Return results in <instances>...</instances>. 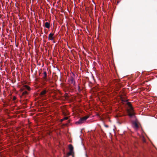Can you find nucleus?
Instances as JSON below:
<instances>
[{"label":"nucleus","mask_w":157,"mask_h":157,"mask_svg":"<svg viewBox=\"0 0 157 157\" xmlns=\"http://www.w3.org/2000/svg\"><path fill=\"white\" fill-rule=\"evenodd\" d=\"M69 82L71 84H73V85H75V82L74 80V78L71 77L69 80Z\"/></svg>","instance_id":"39448f33"},{"label":"nucleus","mask_w":157,"mask_h":157,"mask_svg":"<svg viewBox=\"0 0 157 157\" xmlns=\"http://www.w3.org/2000/svg\"><path fill=\"white\" fill-rule=\"evenodd\" d=\"M72 157H75L74 154H72Z\"/></svg>","instance_id":"f3484780"},{"label":"nucleus","mask_w":157,"mask_h":157,"mask_svg":"<svg viewBox=\"0 0 157 157\" xmlns=\"http://www.w3.org/2000/svg\"><path fill=\"white\" fill-rule=\"evenodd\" d=\"M72 154H74V152L69 151L68 153H67L66 157H68L69 156L72 155Z\"/></svg>","instance_id":"f8f14e48"},{"label":"nucleus","mask_w":157,"mask_h":157,"mask_svg":"<svg viewBox=\"0 0 157 157\" xmlns=\"http://www.w3.org/2000/svg\"><path fill=\"white\" fill-rule=\"evenodd\" d=\"M68 148L70 151L72 152H74V147L71 144H70L68 146Z\"/></svg>","instance_id":"0eeeda50"},{"label":"nucleus","mask_w":157,"mask_h":157,"mask_svg":"<svg viewBox=\"0 0 157 157\" xmlns=\"http://www.w3.org/2000/svg\"><path fill=\"white\" fill-rule=\"evenodd\" d=\"M47 91L46 90H44L42 91L40 94V95L41 96H43L47 93Z\"/></svg>","instance_id":"9d476101"},{"label":"nucleus","mask_w":157,"mask_h":157,"mask_svg":"<svg viewBox=\"0 0 157 157\" xmlns=\"http://www.w3.org/2000/svg\"><path fill=\"white\" fill-rule=\"evenodd\" d=\"M62 113L63 115L65 116L68 115L69 114V113L66 110H63L62 111Z\"/></svg>","instance_id":"6e6552de"},{"label":"nucleus","mask_w":157,"mask_h":157,"mask_svg":"<svg viewBox=\"0 0 157 157\" xmlns=\"http://www.w3.org/2000/svg\"><path fill=\"white\" fill-rule=\"evenodd\" d=\"M132 124L134 128L137 129L139 128V125L136 121H132Z\"/></svg>","instance_id":"20e7f679"},{"label":"nucleus","mask_w":157,"mask_h":157,"mask_svg":"<svg viewBox=\"0 0 157 157\" xmlns=\"http://www.w3.org/2000/svg\"><path fill=\"white\" fill-rule=\"evenodd\" d=\"M24 104H26L27 103L26 100H24L21 103Z\"/></svg>","instance_id":"ddd939ff"},{"label":"nucleus","mask_w":157,"mask_h":157,"mask_svg":"<svg viewBox=\"0 0 157 157\" xmlns=\"http://www.w3.org/2000/svg\"><path fill=\"white\" fill-rule=\"evenodd\" d=\"M68 117H65L64 118H63V120H67L68 119Z\"/></svg>","instance_id":"4468645a"},{"label":"nucleus","mask_w":157,"mask_h":157,"mask_svg":"<svg viewBox=\"0 0 157 157\" xmlns=\"http://www.w3.org/2000/svg\"><path fill=\"white\" fill-rule=\"evenodd\" d=\"M46 30V29H44V31H45V30Z\"/></svg>","instance_id":"6ab92c4d"},{"label":"nucleus","mask_w":157,"mask_h":157,"mask_svg":"<svg viewBox=\"0 0 157 157\" xmlns=\"http://www.w3.org/2000/svg\"><path fill=\"white\" fill-rule=\"evenodd\" d=\"M64 120H63V118L61 120V121L62 122Z\"/></svg>","instance_id":"a211bd4d"},{"label":"nucleus","mask_w":157,"mask_h":157,"mask_svg":"<svg viewBox=\"0 0 157 157\" xmlns=\"http://www.w3.org/2000/svg\"><path fill=\"white\" fill-rule=\"evenodd\" d=\"M16 97L15 96H14L13 97V101H15L16 100Z\"/></svg>","instance_id":"2eb2a0df"},{"label":"nucleus","mask_w":157,"mask_h":157,"mask_svg":"<svg viewBox=\"0 0 157 157\" xmlns=\"http://www.w3.org/2000/svg\"><path fill=\"white\" fill-rule=\"evenodd\" d=\"M43 74L44 75V76L43 77V79L45 81H48V79L47 78V72L46 71H44L43 73Z\"/></svg>","instance_id":"1a4fd4ad"},{"label":"nucleus","mask_w":157,"mask_h":157,"mask_svg":"<svg viewBox=\"0 0 157 157\" xmlns=\"http://www.w3.org/2000/svg\"><path fill=\"white\" fill-rule=\"evenodd\" d=\"M45 27L48 29H49L50 27V24L48 22H46L45 23Z\"/></svg>","instance_id":"9b49d317"},{"label":"nucleus","mask_w":157,"mask_h":157,"mask_svg":"<svg viewBox=\"0 0 157 157\" xmlns=\"http://www.w3.org/2000/svg\"><path fill=\"white\" fill-rule=\"evenodd\" d=\"M89 118L88 116H85L80 118L79 120L76 122V124H82Z\"/></svg>","instance_id":"7ed1b4c3"},{"label":"nucleus","mask_w":157,"mask_h":157,"mask_svg":"<svg viewBox=\"0 0 157 157\" xmlns=\"http://www.w3.org/2000/svg\"><path fill=\"white\" fill-rule=\"evenodd\" d=\"M127 105L129 107V109L127 110V112L128 116L130 118H135L136 116L135 115V113L134 112L131 103L129 102H127Z\"/></svg>","instance_id":"f03ea898"},{"label":"nucleus","mask_w":157,"mask_h":157,"mask_svg":"<svg viewBox=\"0 0 157 157\" xmlns=\"http://www.w3.org/2000/svg\"><path fill=\"white\" fill-rule=\"evenodd\" d=\"M25 89H27L28 90H30V88L29 86L26 85L24 86L23 87L21 88L20 90L21 92V98H25L26 96L28 94V93L26 91H23Z\"/></svg>","instance_id":"f257e3e1"},{"label":"nucleus","mask_w":157,"mask_h":157,"mask_svg":"<svg viewBox=\"0 0 157 157\" xmlns=\"http://www.w3.org/2000/svg\"><path fill=\"white\" fill-rule=\"evenodd\" d=\"M105 126L106 127V128H108L109 127V126L108 125H105Z\"/></svg>","instance_id":"dca6fc26"},{"label":"nucleus","mask_w":157,"mask_h":157,"mask_svg":"<svg viewBox=\"0 0 157 157\" xmlns=\"http://www.w3.org/2000/svg\"><path fill=\"white\" fill-rule=\"evenodd\" d=\"M54 35V33H51L48 36V39L50 40H52L54 39L53 36Z\"/></svg>","instance_id":"423d86ee"}]
</instances>
